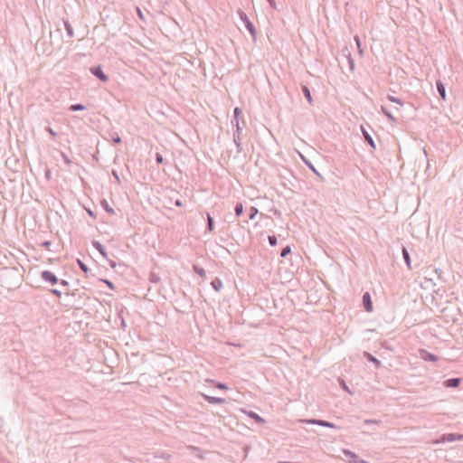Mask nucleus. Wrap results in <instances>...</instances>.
<instances>
[{"instance_id": "obj_22", "label": "nucleus", "mask_w": 463, "mask_h": 463, "mask_svg": "<svg viewBox=\"0 0 463 463\" xmlns=\"http://www.w3.org/2000/svg\"><path fill=\"white\" fill-rule=\"evenodd\" d=\"M214 229V221L210 213H207V226L206 231L212 232Z\"/></svg>"}, {"instance_id": "obj_29", "label": "nucleus", "mask_w": 463, "mask_h": 463, "mask_svg": "<svg viewBox=\"0 0 463 463\" xmlns=\"http://www.w3.org/2000/svg\"><path fill=\"white\" fill-rule=\"evenodd\" d=\"M258 213H259V210L256 207L251 206L250 208V211L248 213L249 219L253 220L256 217V215L258 214Z\"/></svg>"}, {"instance_id": "obj_2", "label": "nucleus", "mask_w": 463, "mask_h": 463, "mask_svg": "<svg viewBox=\"0 0 463 463\" xmlns=\"http://www.w3.org/2000/svg\"><path fill=\"white\" fill-rule=\"evenodd\" d=\"M304 421L307 424H314V425H318V426H322V427H327V428L340 430V427L336 426L333 422H330V421H327L325 420L308 419V420H305Z\"/></svg>"}, {"instance_id": "obj_58", "label": "nucleus", "mask_w": 463, "mask_h": 463, "mask_svg": "<svg viewBox=\"0 0 463 463\" xmlns=\"http://www.w3.org/2000/svg\"><path fill=\"white\" fill-rule=\"evenodd\" d=\"M344 389H345V390H347L349 392L347 386L345 383H344Z\"/></svg>"}, {"instance_id": "obj_14", "label": "nucleus", "mask_w": 463, "mask_h": 463, "mask_svg": "<svg viewBox=\"0 0 463 463\" xmlns=\"http://www.w3.org/2000/svg\"><path fill=\"white\" fill-rule=\"evenodd\" d=\"M301 90L305 98L307 99V102L312 105L313 104V98L311 95V91L307 85H301Z\"/></svg>"}, {"instance_id": "obj_6", "label": "nucleus", "mask_w": 463, "mask_h": 463, "mask_svg": "<svg viewBox=\"0 0 463 463\" xmlns=\"http://www.w3.org/2000/svg\"><path fill=\"white\" fill-rule=\"evenodd\" d=\"M463 436L456 433L444 434L440 439L437 440L436 443L453 442L456 440H461Z\"/></svg>"}, {"instance_id": "obj_55", "label": "nucleus", "mask_w": 463, "mask_h": 463, "mask_svg": "<svg viewBox=\"0 0 463 463\" xmlns=\"http://www.w3.org/2000/svg\"><path fill=\"white\" fill-rule=\"evenodd\" d=\"M88 213H89L90 216L95 218V215H94V213H93V212L91 210H88Z\"/></svg>"}, {"instance_id": "obj_52", "label": "nucleus", "mask_w": 463, "mask_h": 463, "mask_svg": "<svg viewBox=\"0 0 463 463\" xmlns=\"http://www.w3.org/2000/svg\"><path fill=\"white\" fill-rule=\"evenodd\" d=\"M232 124L233 126H234L235 124H240V123H239V118H232Z\"/></svg>"}, {"instance_id": "obj_39", "label": "nucleus", "mask_w": 463, "mask_h": 463, "mask_svg": "<svg viewBox=\"0 0 463 463\" xmlns=\"http://www.w3.org/2000/svg\"><path fill=\"white\" fill-rule=\"evenodd\" d=\"M215 386H216V388H218L220 390H226V389H228L227 385L225 383H216Z\"/></svg>"}, {"instance_id": "obj_23", "label": "nucleus", "mask_w": 463, "mask_h": 463, "mask_svg": "<svg viewBox=\"0 0 463 463\" xmlns=\"http://www.w3.org/2000/svg\"><path fill=\"white\" fill-rule=\"evenodd\" d=\"M233 141H234L236 148H237V153H241L242 146H241V136L234 134Z\"/></svg>"}, {"instance_id": "obj_34", "label": "nucleus", "mask_w": 463, "mask_h": 463, "mask_svg": "<svg viewBox=\"0 0 463 463\" xmlns=\"http://www.w3.org/2000/svg\"><path fill=\"white\" fill-rule=\"evenodd\" d=\"M387 99H388V100H390L391 102H393V103L399 104V105H401V106H402V105H403V101H402L401 99H399V98H396V97H393V96H390V95H389V96L387 97Z\"/></svg>"}, {"instance_id": "obj_18", "label": "nucleus", "mask_w": 463, "mask_h": 463, "mask_svg": "<svg viewBox=\"0 0 463 463\" xmlns=\"http://www.w3.org/2000/svg\"><path fill=\"white\" fill-rule=\"evenodd\" d=\"M64 28L66 30V33L70 38H72L74 36V31L71 26V24L69 23L68 20L63 21Z\"/></svg>"}, {"instance_id": "obj_50", "label": "nucleus", "mask_w": 463, "mask_h": 463, "mask_svg": "<svg viewBox=\"0 0 463 463\" xmlns=\"http://www.w3.org/2000/svg\"><path fill=\"white\" fill-rule=\"evenodd\" d=\"M107 260H108V261H109V266H110L112 269H114V268L116 267V265H117V264H116V262H115L114 260H109V259H107Z\"/></svg>"}, {"instance_id": "obj_46", "label": "nucleus", "mask_w": 463, "mask_h": 463, "mask_svg": "<svg viewBox=\"0 0 463 463\" xmlns=\"http://www.w3.org/2000/svg\"><path fill=\"white\" fill-rule=\"evenodd\" d=\"M272 9H277L276 2L275 0H267Z\"/></svg>"}, {"instance_id": "obj_19", "label": "nucleus", "mask_w": 463, "mask_h": 463, "mask_svg": "<svg viewBox=\"0 0 463 463\" xmlns=\"http://www.w3.org/2000/svg\"><path fill=\"white\" fill-rule=\"evenodd\" d=\"M211 286L216 292H219L222 288V282L219 278H215L214 279L212 280Z\"/></svg>"}, {"instance_id": "obj_44", "label": "nucleus", "mask_w": 463, "mask_h": 463, "mask_svg": "<svg viewBox=\"0 0 463 463\" xmlns=\"http://www.w3.org/2000/svg\"><path fill=\"white\" fill-rule=\"evenodd\" d=\"M234 126L236 127V130H235L234 134L241 136V133L242 131V128L240 126V124H235Z\"/></svg>"}, {"instance_id": "obj_49", "label": "nucleus", "mask_w": 463, "mask_h": 463, "mask_svg": "<svg viewBox=\"0 0 463 463\" xmlns=\"http://www.w3.org/2000/svg\"><path fill=\"white\" fill-rule=\"evenodd\" d=\"M137 15L140 19H143L144 16H143V13L142 11L140 10V8L137 7Z\"/></svg>"}, {"instance_id": "obj_20", "label": "nucleus", "mask_w": 463, "mask_h": 463, "mask_svg": "<svg viewBox=\"0 0 463 463\" xmlns=\"http://www.w3.org/2000/svg\"><path fill=\"white\" fill-rule=\"evenodd\" d=\"M100 204L101 206L103 207V209L110 215H113L115 214V211L114 209L109 204V203L107 202V200L103 199L101 200L100 202Z\"/></svg>"}, {"instance_id": "obj_3", "label": "nucleus", "mask_w": 463, "mask_h": 463, "mask_svg": "<svg viewBox=\"0 0 463 463\" xmlns=\"http://www.w3.org/2000/svg\"><path fill=\"white\" fill-rule=\"evenodd\" d=\"M90 72L102 82L109 80L108 75L103 71L102 66L98 65L90 69Z\"/></svg>"}, {"instance_id": "obj_16", "label": "nucleus", "mask_w": 463, "mask_h": 463, "mask_svg": "<svg viewBox=\"0 0 463 463\" xmlns=\"http://www.w3.org/2000/svg\"><path fill=\"white\" fill-rule=\"evenodd\" d=\"M362 131H363V135H364V138L365 142L367 144H369L372 148L375 149V147H376L375 143H374L372 136L364 128H363Z\"/></svg>"}, {"instance_id": "obj_4", "label": "nucleus", "mask_w": 463, "mask_h": 463, "mask_svg": "<svg viewBox=\"0 0 463 463\" xmlns=\"http://www.w3.org/2000/svg\"><path fill=\"white\" fill-rule=\"evenodd\" d=\"M41 278L43 280L52 285H55L59 282V279L57 278V276L51 270L42 271Z\"/></svg>"}, {"instance_id": "obj_12", "label": "nucleus", "mask_w": 463, "mask_h": 463, "mask_svg": "<svg viewBox=\"0 0 463 463\" xmlns=\"http://www.w3.org/2000/svg\"><path fill=\"white\" fill-rule=\"evenodd\" d=\"M436 88H437V91H438L439 97L443 100H446V88H445V85L443 84V82L440 80H438L436 81Z\"/></svg>"}, {"instance_id": "obj_38", "label": "nucleus", "mask_w": 463, "mask_h": 463, "mask_svg": "<svg viewBox=\"0 0 463 463\" xmlns=\"http://www.w3.org/2000/svg\"><path fill=\"white\" fill-rule=\"evenodd\" d=\"M155 159L158 165H162L164 163V157L160 153L156 154Z\"/></svg>"}, {"instance_id": "obj_28", "label": "nucleus", "mask_w": 463, "mask_h": 463, "mask_svg": "<svg viewBox=\"0 0 463 463\" xmlns=\"http://www.w3.org/2000/svg\"><path fill=\"white\" fill-rule=\"evenodd\" d=\"M234 212L236 216H241L243 213V204L237 203L234 207Z\"/></svg>"}, {"instance_id": "obj_10", "label": "nucleus", "mask_w": 463, "mask_h": 463, "mask_svg": "<svg viewBox=\"0 0 463 463\" xmlns=\"http://www.w3.org/2000/svg\"><path fill=\"white\" fill-rule=\"evenodd\" d=\"M460 383V378H449L444 381L443 385L447 388H457Z\"/></svg>"}, {"instance_id": "obj_26", "label": "nucleus", "mask_w": 463, "mask_h": 463, "mask_svg": "<svg viewBox=\"0 0 463 463\" xmlns=\"http://www.w3.org/2000/svg\"><path fill=\"white\" fill-rule=\"evenodd\" d=\"M193 269H194V271L196 274H198L200 277H202V278H205V276H206V272H205V270H204V269H203V268H202V267H200V266H198V265H194V266H193Z\"/></svg>"}, {"instance_id": "obj_17", "label": "nucleus", "mask_w": 463, "mask_h": 463, "mask_svg": "<svg viewBox=\"0 0 463 463\" xmlns=\"http://www.w3.org/2000/svg\"><path fill=\"white\" fill-rule=\"evenodd\" d=\"M247 415L250 419L254 420V421L257 423L262 424L265 422V420L261 416H260L258 413H256L255 411H250L247 412Z\"/></svg>"}, {"instance_id": "obj_33", "label": "nucleus", "mask_w": 463, "mask_h": 463, "mask_svg": "<svg viewBox=\"0 0 463 463\" xmlns=\"http://www.w3.org/2000/svg\"><path fill=\"white\" fill-rule=\"evenodd\" d=\"M269 243L271 247H274L278 244V239L275 235H269L268 236Z\"/></svg>"}, {"instance_id": "obj_8", "label": "nucleus", "mask_w": 463, "mask_h": 463, "mask_svg": "<svg viewBox=\"0 0 463 463\" xmlns=\"http://www.w3.org/2000/svg\"><path fill=\"white\" fill-rule=\"evenodd\" d=\"M364 357L368 361V362H371L374 364V367L376 369H379L382 367V362L377 359L375 356H373L371 353L369 352H364Z\"/></svg>"}, {"instance_id": "obj_56", "label": "nucleus", "mask_w": 463, "mask_h": 463, "mask_svg": "<svg viewBox=\"0 0 463 463\" xmlns=\"http://www.w3.org/2000/svg\"><path fill=\"white\" fill-rule=\"evenodd\" d=\"M357 47H358L359 52H360V53H362V52H363V51H362V49H361V45H357Z\"/></svg>"}, {"instance_id": "obj_54", "label": "nucleus", "mask_w": 463, "mask_h": 463, "mask_svg": "<svg viewBox=\"0 0 463 463\" xmlns=\"http://www.w3.org/2000/svg\"><path fill=\"white\" fill-rule=\"evenodd\" d=\"M175 205L177 206V207H180L182 206V202L180 200H176L175 203Z\"/></svg>"}, {"instance_id": "obj_24", "label": "nucleus", "mask_w": 463, "mask_h": 463, "mask_svg": "<svg viewBox=\"0 0 463 463\" xmlns=\"http://www.w3.org/2000/svg\"><path fill=\"white\" fill-rule=\"evenodd\" d=\"M381 111L383 114L392 122H396V118L392 116V114L383 106L381 107Z\"/></svg>"}, {"instance_id": "obj_30", "label": "nucleus", "mask_w": 463, "mask_h": 463, "mask_svg": "<svg viewBox=\"0 0 463 463\" xmlns=\"http://www.w3.org/2000/svg\"><path fill=\"white\" fill-rule=\"evenodd\" d=\"M291 253V247L289 245L285 246L280 252L281 258H286L288 255Z\"/></svg>"}, {"instance_id": "obj_42", "label": "nucleus", "mask_w": 463, "mask_h": 463, "mask_svg": "<svg viewBox=\"0 0 463 463\" xmlns=\"http://www.w3.org/2000/svg\"><path fill=\"white\" fill-rule=\"evenodd\" d=\"M45 131L48 132L52 137H56L57 133L50 127L45 128Z\"/></svg>"}, {"instance_id": "obj_27", "label": "nucleus", "mask_w": 463, "mask_h": 463, "mask_svg": "<svg viewBox=\"0 0 463 463\" xmlns=\"http://www.w3.org/2000/svg\"><path fill=\"white\" fill-rule=\"evenodd\" d=\"M109 137L114 144H120L121 143V137L117 132H110Z\"/></svg>"}, {"instance_id": "obj_40", "label": "nucleus", "mask_w": 463, "mask_h": 463, "mask_svg": "<svg viewBox=\"0 0 463 463\" xmlns=\"http://www.w3.org/2000/svg\"><path fill=\"white\" fill-rule=\"evenodd\" d=\"M241 113V110L240 108L236 107L234 109H233V117L234 118H239L240 114Z\"/></svg>"}, {"instance_id": "obj_43", "label": "nucleus", "mask_w": 463, "mask_h": 463, "mask_svg": "<svg viewBox=\"0 0 463 463\" xmlns=\"http://www.w3.org/2000/svg\"><path fill=\"white\" fill-rule=\"evenodd\" d=\"M112 175L118 184H120V178L116 170H112Z\"/></svg>"}, {"instance_id": "obj_36", "label": "nucleus", "mask_w": 463, "mask_h": 463, "mask_svg": "<svg viewBox=\"0 0 463 463\" xmlns=\"http://www.w3.org/2000/svg\"><path fill=\"white\" fill-rule=\"evenodd\" d=\"M61 156L67 165L70 166L72 164V161L69 158V156L64 152H61Z\"/></svg>"}, {"instance_id": "obj_13", "label": "nucleus", "mask_w": 463, "mask_h": 463, "mask_svg": "<svg viewBox=\"0 0 463 463\" xmlns=\"http://www.w3.org/2000/svg\"><path fill=\"white\" fill-rule=\"evenodd\" d=\"M91 244L102 255L103 258L108 259L106 249L99 241H92Z\"/></svg>"}, {"instance_id": "obj_11", "label": "nucleus", "mask_w": 463, "mask_h": 463, "mask_svg": "<svg viewBox=\"0 0 463 463\" xmlns=\"http://www.w3.org/2000/svg\"><path fill=\"white\" fill-rule=\"evenodd\" d=\"M420 354L421 358L427 362H437L439 360V357L436 354H431L426 350H422Z\"/></svg>"}, {"instance_id": "obj_45", "label": "nucleus", "mask_w": 463, "mask_h": 463, "mask_svg": "<svg viewBox=\"0 0 463 463\" xmlns=\"http://www.w3.org/2000/svg\"><path fill=\"white\" fill-rule=\"evenodd\" d=\"M50 245H51V241H45L41 243V246L43 248H44V249H48Z\"/></svg>"}, {"instance_id": "obj_48", "label": "nucleus", "mask_w": 463, "mask_h": 463, "mask_svg": "<svg viewBox=\"0 0 463 463\" xmlns=\"http://www.w3.org/2000/svg\"><path fill=\"white\" fill-rule=\"evenodd\" d=\"M435 273L437 274L438 278L440 279L441 278V274H442V270L440 269H435Z\"/></svg>"}, {"instance_id": "obj_5", "label": "nucleus", "mask_w": 463, "mask_h": 463, "mask_svg": "<svg viewBox=\"0 0 463 463\" xmlns=\"http://www.w3.org/2000/svg\"><path fill=\"white\" fill-rule=\"evenodd\" d=\"M343 453L346 457L349 463H368L367 461L360 458L357 454L351 450L344 449Z\"/></svg>"}, {"instance_id": "obj_41", "label": "nucleus", "mask_w": 463, "mask_h": 463, "mask_svg": "<svg viewBox=\"0 0 463 463\" xmlns=\"http://www.w3.org/2000/svg\"><path fill=\"white\" fill-rule=\"evenodd\" d=\"M51 293L58 298H60L61 296V291L57 288L51 289Z\"/></svg>"}, {"instance_id": "obj_32", "label": "nucleus", "mask_w": 463, "mask_h": 463, "mask_svg": "<svg viewBox=\"0 0 463 463\" xmlns=\"http://www.w3.org/2000/svg\"><path fill=\"white\" fill-rule=\"evenodd\" d=\"M77 263L80 267V269L85 273L87 274L88 271H89V268L87 267V265L82 261L80 260V259H77Z\"/></svg>"}, {"instance_id": "obj_9", "label": "nucleus", "mask_w": 463, "mask_h": 463, "mask_svg": "<svg viewBox=\"0 0 463 463\" xmlns=\"http://www.w3.org/2000/svg\"><path fill=\"white\" fill-rule=\"evenodd\" d=\"M203 400L211 404H222L225 402L224 398L210 396L207 394H202Z\"/></svg>"}, {"instance_id": "obj_51", "label": "nucleus", "mask_w": 463, "mask_h": 463, "mask_svg": "<svg viewBox=\"0 0 463 463\" xmlns=\"http://www.w3.org/2000/svg\"><path fill=\"white\" fill-rule=\"evenodd\" d=\"M349 65H350V69L354 70V61H353V59L351 57H349Z\"/></svg>"}, {"instance_id": "obj_47", "label": "nucleus", "mask_w": 463, "mask_h": 463, "mask_svg": "<svg viewBox=\"0 0 463 463\" xmlns=\"http://www.w3.org/2000/svg\"><path fill=\"white\" fill-rule=\"evenodd\" d=\"M61 286H63V287H68L69 286V282L64 280V279H61V280H59V282Z\"/></svg>"}, {"instance_id": "obj_21", "label": "nucleus", "mask_w": 463, "mask_h": 463, "mask_svg": "<svg viewBox=\"0 0 463 463\" xmlns=\"http://www.w3.org/2000/svg\"><path fill=\"white\" fill-rule=\"evenodd\" d=\"M302 159L304 161V163L306 164V165L315 174L317 175V176H319L320 178H322L321 175L319 174V172L317 170V168L314 166V165L307 160L304 156H302Z\"/></svg>"}, {"instance_id": "obj_7", "label": "nucleus", "mask_w": 463, "mask_h": 463, "mask_svg": "<svg viewBox=\"0 0 463 463\" xmlns=\"http://www.w3.org/2000/svg\"><path fill=\"white\" fill-rule=\"evenodd\" d=\"M363 306L366 312H372L373 309L371 295L369 292H364L362 298Z\"/></svg>"}, {"instance_id": "obj_35", "label": "nucleus", "mask_w": 463, "mask_h": 463, "mask_svg": "<svg viewBox=\"0 0 463 463\" xmlns=\"http://www.w3.org/2000/svg\"><path fill=\"white\" fill-rule=\"evenodd\" d=\"M382 423V420H371V419H367V420H364V424L365 425H370V424H375V425H380Z\"/></svg>"}, {"instance_id": "obj_1", "label": "nucleus", "mask_w": 463, "mask_h": 463, "mask_svg": "<svg viewBox=\"0 0 463 463\" xmlns=\"http://www.w3.org/2000/svg\"><path fill=\"white\" fill-rule=\"evenodd\" d=\"M239 15L241 20L243 22V24L250 34L255 38L256 36V28L254 24L250 22L248 15L243 11H239Z\"/></svg>"}, {"instance_id": "obj_37", "label": "nucleus", "mask_w": 463, "mask_h": 463, "mask_svg": "<svg viewBox=\"0 0 463 463\" xmlns=\"http://www.w3.org/2000/svg\"><path fill=\"white\" fill-rule=\"evenodd\" d=\"M100 281L105 283L110 289H112V290L115 289V286L110 280H109L107 279H101Z\"/></svg>"}, {"instance_id": "obj_57", "label": "nucleus", "mask_w": 463, "mask_h": 463, "mask_svg": "<svg viewBox=\"0 0 463 463\" xmlns=\"http://www.w3.org/2000/svg\"><path fill=\"white\" fill-rule=\"evenodd\" d=\"M45 175H46V177H48V178H49V176H50V171H47Z\"/></svg>"}, {"instance_id": "obj_25", "label": "nucleus", "mask_w": 463, "mask_h": 463, "mask_svg": "<svg viewBox=\"0 0 463 463\" xmlns=\"http://www.w3.org/2000/svg\"><path fill=\"white\" fill-rule=\"evenodd\" d=\"M84 109H86V107L80 103L71 104L69 107L70 111H80V110H84Z\"/></svg>"}, {"instance_id": "obj_31", "label": "nucleus", "mask_w": 463, "mask_h": 463, "mask_svg": "<svg viewBox=\"0 0 463 463\" xmlns=\"http://www.w3.org/2000/svg\"><path fill=\"white\" fill-rule=\"evenodd\" d=\"M149 279V281L151 283L156 284V283H158L160 281V277L156 273L151 272L149 274V279Z\"/></svg>"}, {"instance_id": "obj_15", "label": "nucleus", "mask_w": 463, "mask_h": 463, "mask_svg": "<svg viewBox=\"0 0 463 463\" xmlns=\"http://www.w3.org/2000/svg\"><path fill=\"white\" fill-rule=\"evenodd\" d=\"M402 258H403V260L404 262L406 263L407 267L409 269H411V257H410V253L408 251V250L406 249V247L402 246Z\"/></svg>"}, {"instance_id": "obj_53", "label": "nucleus", "mask_w": 463, "mask_h": 463, "mask_svg": "<svg viewBox=\"0 0 463 463\" xmlns=\"http://www.w3.org/2000/svg\"><path fill=\"white\" fill-rule=\"evenodd\" d=\"M354 41L356 43L357 45H361V40L358 36H354Z\"/></svg>"}]
</instances>
